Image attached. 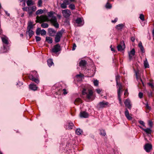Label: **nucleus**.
Listing matches in <instances>:
<instances>
[{"instance_id":"obj_1","label":"nucleus","mask_w":154,"mask_h":154,"mask_svg":"<svg viewBox=\"0 0 154 154\" xmlns=\"http://www.w3.org/2000/svg\"><path fill=\"white\" fill-rule=\"evenodd\" d=\"M55 13V12L51 11L48 12V16L44 15H41L40 17L37 16L36 22L41 23L45 21H50L54 27L58 28L59 27V23L57 22L56 17L53 15Z\"/></svg>"},{"instance_id":"obj_2","label":"nucleus","mask_w":154,"mask_h":154,"mask_svg":"<svg viewBox=\"0 0 154 154\" xmlns=\"http://www.w3.org/2000/svg\"><path fill=\"white\" fill-rule=\"evenodd\" d=\"M34 25H33V22L29 21L28 23V26L27 27L26 31V36L27 35H29V38H30L34 35V32L32 29Z\"/></svg>"},{"instance_id":"obj_3","label":"nucleus","mask_w":154,"mask_h":154,"mask_svg":"<svg viewBox=\"0 0 154 154\" xmlns=\"http://www.w3.org/2000/svg\"><path fill=\"white\" fill-rule=\"evenodd\" d=\"M93 93V92L90 89L84 88L82 91V94L86 95V97L89 99L91 98Z\"/></svg>"},{"instance_id":"obj_4","label":"nucleus","mask_w":154,"mask_h":154,"mask_svg":"<svg viewBox=\"0 0 154 154\" xmlns=\"http://www.w3.org/2000/svg\"><path fill=\"white\" fill-rule=\"evenodd\" d=\"M64 32L65 30L62 29L57 33L55 38V41L56 42L58 43L60 41L62 35Z\"/></svg>"},{"instance_id":"obj_5","label":"nucleus","mask_w":154,"mask_h":154,"mask_svg":"<svg viewBox=\"0 0 154 154\" xmlns=\"http://www.w3.org/2000/svg\"><path fill=\"white\" fill-rule=\"evenodd\" d=\"M62 13L63 16L66 18L69 17L71 14V11L68 9L63 10Z\"/></svg>"},{"instance_id":"obj_6","label":"nucleus","mask_w":154,"mask_h":154,"mask_svg":"<svg viewBox=\"0 0 154 154\" xmlns=\"http://www.w3.org/2000/svg\"><path fill=\"white\" fill-rule=\"evenodd\" d=\"M36 10V7L35 6L29 7L27 8V12L30 16H31L33 12L35 11Z\"/></svg>"},{"instance_id":"obj_7","label":"nucleus","mask_w":154,"mask_h":154,"mask_svg":"<svg viewBox=\"0 0 154 154\" xmlns=\"http://www.w3.org/2000/svg\"><path fill=\"white\" fill-rule=\"evenodd\" d=\"M46 32L45 29H43L41 30L40 28H37L36 32V34L37 35H39L40 34L42 35H46Z\"/></svg>"},{"instance_id":"obj_8","label":"nucleus","mask_w":154,"mask_h":154,"mask_svg":"<svg viewBox=\"0 0 154 154\" xmlns=\"http://www.w3.org/2000/svg\"><path fill=\"white\" fill-rule=\"evenodd\" d=\"M119 89L118 90V99H119V103L121 105H122V101L121 99V98L120 93L121 92H122V87L120 85H119Z\"/></svg>"},{"instance_id":"obj_9","label":"nucleus","mask_w":154,"mask_h":154,"mask_svg":"<svg viewBox=\"0 0 154 154\" xmlns=\"http://www.w3.org/2000/svg\"><path fill=\"white\" fill-rule=\"evenodd\" d=\"M98 105L99 107L100 108H103L109 107V104L108 102L103 101L100 102Z\"/></svg>"},{"instance_id":"obj_10","label":"nucleus","mask_w":154,"mask_h":154,"mask_svg":"<svg viewBox=\"0 0 154 154\" xmlns=\"http://www.w3.org/2000/svg\"><path fill=\"white\" fill-rule=\"evenodd\" d=\"M118 50L119 51H122L125 48V45L124 41L121 42L120 44L117 46Z\"/></svg>"},{"instance_id":"obj_11","label":"nucleus","mask_w":154,"mask_h":154,"mask_svg":"<svg viewBox=\"0 0 154 154\" xmlns=\"http://www.w3.org/2000/svg\"><path fill=\"white\" fill-rule=\"evenodd\" d=\"M60 46L59 44H57L54 46L52 50V51L54 53H56L60 51Z\"/></svg>"},{"instance_id":"obj_12","label":"nucleus","mask_w":154,"mask_h":154,"mask_svg":"<svg viewBox=\"0 0 154 154\" xmlns=\"http://www.w3.org/2000/svg\"><path fill=\"white\" fill-rule=\"evenodd\" d=\"M48 32L50 36H54L56 33V31L53 29L49 28L48 29Z\"/></svg>"},{"instance_id":"obj_13","label":"nucleus","mask_w":154,"mask_h":154,"mask_svg":"<svg viewBox=\"0 0 154 154\" xmlns=\"http://www.w3.org/2000/svg\"><path fill=\"white\" fill-rule=\"evenodd\" d=\"M125 116L128 120H131L132 119V117L131 116L132 115L131 114L129 115V111L127 108L125 109Z\"/></svg>"},{"instance_id":"obj_14","label":"nucleus","mask_w":154,"mask_h":154,"mask_svg":"<svg viewBox=\"0 0 154 154\" xmlns=\"http://www.w3.org/2000/svg\"><path fill=\"white\" fill-rule=\"evenodd\" d=\"M124 104L126 107L130 109H131L132 106L129 99H126L124 102Z\"/></svg>"},{"instance_id":"obj_15","label":"nucleus","mask_w":154,"mask_h":154,"mask_svg":"<svg viewBox=\"0 0 154 154\" xmlns=\"http://www.w3.org/2000/svg\"><path fill=\"white\" fill-rule=\"evenodd\" d=\"M152 148V145L150 144L146 143L144 146V149L147 152H149Z\"/></svg>"},{"instance_id":"obj_16","label":"nucleus","mask_w":154,"mask_h":154,"mask_svg":"<svg viewBox=\"0 0 154 154\" xmlns=\"http://www.w3.org/2000/svg\"><path fill=\"white\" fill-rule=\"evenodd\" d=\"M138 126L140 128L143 130L148 135L149 134H151L152 132V130L151 128H147L146 129H145L143 128L141 126Z\"/></svg>"},{"instance_id":"obj_17","label":"nucleus","mask_w":154,"mask_h":154,"mask_svg":"<svg viewBox=\"0 0 154 154\" xmlns=\"http://www.w3.org/2000/svg\"><path fill=\"white\" fill-rule=\"evenodd\" d=\"M135 51L134 49H133L130 52L128 53L129 59L131 60L133 56L135 55Z\"/></svg>"},{"instance_id":"obj_18","label":"nucleus","mask_w":154,"mask_h":154,"mask_svg":"<svg viewBox=\"0 0 154 154\" xmlns=\"http://www.w3.org/2000/svg\"><path fill=\"white\" fill-rule=\"evenodd\" d=\"M88 113L85 111L81 112L80 113V116L81 117L87 118L88 116Z\"/></svg>"},{"instance_id":"obj_19","label":"nucleus","mask_w":154,"mask_h":154,"mask_svg":"<svg viewBox=\"0 0 154 154\" xmlns=\"http://www.w3.org/2000/svg\"><path fill=\"white\" fill-rule=\"evenodd\" d=\"M2 41L3 43L6 45L8 44V38L6 36H4L1 38Z\"/></svg>"},{"instance_id":"obj_20","label":"nucleus","mask_w":154,"mask_h":154,"mask_svg":"<svg viewBox=\"0 0 154 154\" xmlns=\"http://www.w3.org/2000/svg\"><path fill=\"white\" fill-rule=\"evenodd\" d=\"M29 88L31 90L33 91H36L38 87L36 86V85L33 84H30L29 85Z\"/></svg>"},{"instance_id":"obj_21","label":"nucleus","mask_w":154,"mask_h":154,"mask_svg":"<svg viewBox=\"0 0 154 154\" xmlns=\"http://www.w3.org/2000/svg\"><path fill=\"white\" fill-rule=\"evenodd\" d=\"M86 64V62L84 60H81L79 63V66L81 67H84Z\"/></svg>"},{"instance_id":"obj_22","label":"nucleus","mask_w":154,"mask_h":154,"mask_svg":"<svg viewBox=\"0 0 154 154\" xmlns=\"http://www.w3.org/2000/svg\"><path fill=\"white\" fill-rule=\"evenodd\" d=\"M29 78L30 80L34 81L37 83H38L39 82L38 80L37 79L35 78V77L32 75L30 76H29Z\"/></svg>"},{"instance_id":"obj_23","label":"nucleus","mask_w":154,"mask_h":154,"mask_svg":"<svg viewBox=\"0 0 154 154\" xmlns=\"http://www.w3.org/2000/svg\"><path fill=\"white\" fill-rule=\"evenodd\" d=\"M135 74H136V79H137V81H138V82L140 83V82H141L143 85V86H144V83H143L142 79L140 77H139L138 76L137 72H136Z\"/></svg>"},{"instance_id":"obj_24","label":"nucleus","mask_w":154,"mask_h":154,"mask_svg":"<svg viewBox=\"0 0 154 154\" xmlns=\"http://www.w3.org/2000/svg\"><path fill=\"white\" fill-rule=\"evenodd\" d=\"M47 63L48 65L50 67L54 65V63L52 59H48L47 60Z\"/></svg>"},{"instance_id":"obj_25","label":"nucleus","mask_w":154,"mask_h":154,"mask_svg":"<svg viewBox=\"0 0 154 154\" xmlns=\"http://www.w3.org/2000/svg\"><path fill=\"white\" fill-rule=\"evenodd\" d=\"M143 64L145 68H149V67L148 63L146 58L145 60L144 61Z\"/></svg>"},{"instance_id":"obj_26","label":"nucleus","mask_w":154,"mask_h":154,"mask_svg":"<svg viewBox=\"0 0 154 154\" xmlns=\"http://www.w3.org/2000/svg\"><path fill=\"white\" fill-rule=\"evenodd\" d=\"M46 41L49 44L52 43L53 42L52 38L49 37H46Z\"/></svg>"},{"instance_id":"obj_27","label":"nucleus","mask_w":154,"mask_h":154,"mask_svg":"<svg viewBox=\"0 0 154 154\" xmlns=\"http://www.w3.org/2000/svg\"><path fill=\"white\" fill-rule=\"evenodd\" d=\"M123 26L124 25L122 24H120L116 26V28L118 30H120L122 29Z\"/></svg>"},{"instance_id":"obj_28","label":"nucleus","mask_w":154,"mask_h":154,"mask_svg":"<svg viewBox=\"0 0 154 154\" xmlns=\"http://www.w3.org/2000/svg\"><path fill=\"white\" fill-rule=\"evenodd\" d=\"M120 76L119 75H118L116 76V82L117 85V87H118V89H119V85H120L122 86L121 84L120 83L119 84L118 83V81L119 80Z\"/></svg>"},{"instance_id":"obj_29","label":"nucleus","mask_w":154,"mask_h":154,"mask_svg":"<svg viewBox=\"0 0 154 154\" xmlns=\"http://www.w3.org/2000/svg\"><path fill=\"white\" fill-rule=\"evenodd\" d=\"M82 103V100L80 98H76L74 102V104L76 105L80 103Z\"/></svg>"},{"instance_id":"obj_30","label":"nucleus","mask_w":154,"mask_h":154,"mask_svg":"<svg viewBox=\"0 0 154 154\" xmlns=\"http://www.w3.org/2000/svg\"><path fill=\"white\" fill-rule=\"evenodd\" d=\"M82 132V130L79 128H78L76 129L75 131L76 134L78 135H80L81 134Z\"/></svg>"},{"instance_id":"obj_31","label":"nucleus","mask_w":154,"mask_h":154,"mask_svg":"<svg viewBox=\"0 0 154 154\" xmlns=\"http://www.w3.org/2000/svg\"><path fill=\"white\" fill-rule=\"evenodd\" d=\"M69 125L67 127V129H72L74 126L72 122H69Z\"/></svg>"},{"instance_id":"obj_32","label":"nucleus","mask_w":154,"mask_h":154,"mask_svg":"<svg viewBox=\"0 0 154 154\" xmlns=\"http://www.w3.org/2000/svg\"><path fill=\"white\" fill-rule=\"evenodd\" d=\"M67 5L63 2L62 3L60 4V7L63 9H65L67 7Z\"/></svg>"},{"instance_id":"obj_33","label":"nucleus","mask_w":154,"mask_h":154,"mask_svg":"<svg viewBox=\"0 0 154 154\" xmlns=\"http://www.w3.org/2000/svg\"><path fill=\"white\" fill-rule=\"evenodd\" d=\"M76 22L78 24H80L82 22V19L81 18H78L75 20Z\"/></svg>"},{"instance_id":"obj_34","label":"nucleus","mask_w":154,"mask_h":154,"mask_svg":"<svg viewBox=\"0 0 154 154\" xmlns=\"http://www.w3.org/2000/svg\"><path fill=\"white\" fill-rule=\"evenodd\" d=\"M41 26L43 28H47L48 27V25L46 23H43L41 25Z\"/></svg>"},{"instance_id":"obj_35","label":"nucleus","mask_w":154,"mask_h":154,"mask_svg":"<svg viewBox=\"0 0 154 154\" xmlns=\"http://www.w3.org/2000/svg\"><path fill=\"white\" fill-rule=\"evenodd\" d=\"M43 11L42 10L40 9L36 11V15L42 14L43 13Z\"/></svg>"},{"instance_id":"obj_36","label":"nucleus","mask_w":154,"mask_h":154,"mask_svg":"<svg viewBox=\"0 0 154 154\" xmlns=\"http://www.w3.org/2000/svg\"><path fill=\"white\" fill-rule=\"evenodd\" d=\"M69 8L72 10H74L75 9V6L73 4H70L69 6Z\"/></svg>"},{"instance_id":"obj_37","label":"nucleus","mask_w":154,"mask_h":154,"mask_svg":"<svg viewBox=\"0 0 154 154\" xmlns=\"http://www.w3.org/2000/svg\"><path fill=\"white\" fill-rule=\"evenodd\" d=\"M27 5L28 6L33 5V2L32 0H28L26 2Z\"/></svg>"},{"instance_id":"obj_38","label":"nucleus","mask_w":154,"mask_h":154,"mask_svg":"<svg viewBox=\"0 0 154 154\" xmlns=\"http://www.w3.org/2000/svg\"><path fill=\"white\" fill-rule=\"evenodd\" d=\"M100 134L103 136H105L106 135V133L104 130H102L100 131Z\"/></svg>"},{"instance_id":"obj_39","label":"nucleus","mask_w":154,"mask_h":154,"mask_svg":"<svg viewBox=\"0 0 154 154\" xmlns=\"http://www.w3.org/2000/svg\"><path fill=\"white\" fill-rule=\"evenodd\" d=\"M106 8L110 9L112 8V6L110 4L107 2L106 5Z\"/></svg>"},{"instance_id":"obj_40","label":"nucleus","mask_w":154,"mask_h":154,"mask_svg":"<svg viewBox=\"0 0 154 154\" xmlns=\"http://www.w3.org/2000/svg\"><path fill=\"white\" fill-rule=\"evenodd\" d=\"M94 84L95 86H98V81L97 80H95L94 81Z\"/></svg>"},{"instance_id":"obj_41","label":"nucleus","mask_w":154,"mask_h":154,"mask_svg":"<svg viewBox=\"0 0 154 154\" xmlns=\"http://www.w3.org/2000/svg\"><path fill=\"white\" fill-rule=\"evenodd\" d=\"M139 122L140 123V125H142L143 126L145 127H146L145 124V123L143 121H142V120H140L139 121Z\"/></svg>"},{"instance_id":"obj_42","label":"nucleus","mask_w":154,"mask_h":154,"mask_svg":"<svg viewBox=\"0 0 154 154\" xmlns=\"http://www.w3.org/2000/svg\"><path fill=\"white\" fill-rule=\"evenodd\" d=\"M42 0H38V5L39 7H41L42 6Z\"/></svg>"},{"instance_id":"obj_43","label":"nucleus","mask_w":154,"mask_h":154,"mask_svg":"<svg viewBox=\"0 0 154 154\" xmlns=\"http://www.w3.org/2000/svg\"><path fill=\"white\" fill-rule=\"evenodd\" d=\"M148 125L150 127V128H151L152 127L153 123L150 120L148 122Z\"/></svg>"},{"instance_id":"obj_44","label":"nucleus","mask_w":154,"mask_h":154,"mask_svg":"<svg viewBox=\"0 0 154 154\" xmlns=\"http://www.w3.org/2000/svg\"><path fill=\"white\" fill-rule=\"evenodd\" d=\"M35 38L36 42H39L41 40V38L40 37L37 36H35Z\"/></svg>"},{"instance_id":"obj_45","label":"nucleus","mask_w":154,"mask_h":154,"mask_svg":"<svg viewBox=\"0 0 154 154\" xmlns=\"http://www.w3.org/2000/svg\"><path fill=\"white\" fill-rule=\"evenodd\" d=\"M140 19L142 20L143 21L144 20V16L143 14H141L140 15L139 17Z\"/></svg>"},{"instance_id":"obj_46","label":"nucleus","mask_w":154,"mask_h":154,"mask_svg":"<svg viewBox=\"0 0 154 154\" xmlns=\"http://www.w3.org/2000/svg\"><path fill=\"white\" fill-rule=\"evenodd\" d=\"M148 85L150 86L152 88L154 87L153 84L152 82H149L147 83Z\"/></svg>"},{"instance_id":"obj_47","label":"nucleus","mask_w":154,"mask_h":154,"mask_svg":"<svg viewBox=\"0 0 154 154\" xmlns=\"http://www.w3.org/2000/svg\"><path fill=\"white\" fill-rule=\"evenodd\" d=\"M145 105H146V108L147 109H149V110H150L151 109V107L149 106V105H148V103H146L145 104Z\"/></svg>"},{"instance_id":"obj_48","label":"nucleus","mask_w":154,"mask_h":154,"mask_svg":"<svg viewBox=\"0 0 154 154\" xmlns=\"http://www.w3.org/2000/svg\"><path fill=\"white\" fill-rule=\"evenodd\" d=\"M138 96L140 98H141L143 97V94L141 92H139L138 94Z\"/></svg>"},{"instance_id":"obj_49","label":"nucleus","mask_w":154,"mask_h":154,"mask_svg":"<svg viewBox=\"0 0 154 154\" xmlns=\"http://www.w3.org/2000/svg\"><path fill=\"white\" fill-rule=\"evenodd\" d=\"M76 45L75 43H74L73 45L72 48V50L74 51L75 50L76 48Z\"/></svg>"},{"instance_id":"obj_50","label":"nucleus","mask_w":154,"mask_h":154,"mask_svg":"<svg viewBox=\"0 0 154 154\" xmlns=\"http://www.w3.org/2000/svg\"><path fill=\"white\" fill-rule=\"evenodd\" d=\"M63 2L66 4L67 5H68L69 4V0H64Z\"/></svg>"},{"instance_id":"obj_51","label":"nucleus","mask_w":154,"mask_h":154,"mask_svg":"<svg viewBox=\"0 0 154 154\" xmlns=\"http://www.w3.org/2000/svg\"><path fill=\"white\" fill-rule=\"evenodd\" d=\"M96 91L97 93L99 94L100 93L101 91H102V89H96Z\"/></svg>"},{"instance_id":"obj_52","label":"nucleus","mask_w":154,"mask_h":154,"mask_svg":"<svg viewBox=\"0 0 154 154\" xmlns=\"http://www.w3.org/2000/svg\"><path fill=\"white\" fill-rule=\"evenodd\" d=\"M63 94L64 95H66L67 94V92L66 90L65 89H63Z\"/></svg>"},{"instance_id":"obj_53","label":"nucleus","mask_w":154,"mask_h":154,"mask_svg":"<svg viewBox=\"0 0 154 154\" xmlns=\"http://www.w3.org/2000/svg\"><path fill=\"white\" fill-rule=\"evenodd\" d=\"M76 76L77 78L79 77H82L83 76V75L82 74H80L79 75H77Z\"/></svg>"},{"instance_id":"obj_54","label":"nucleus","mask_w":154,"mask_h":154,"mask_svg":"<svg viewBox=\"0 0 154 154\" xmlns=\"http://www.w3.org/2000/svg\"><path fill=\"white\" fill-rule=\"evenodd\" d=\"M27 8L28 7H25L23 8L22 9L23 11H27Z\"/></svg>"},{"instance_id":"obj_55","label":"nucleus","mask_w":154,"mask_h":154,"mask_svg":"<svg viewBox=\"0 0 154 154\" xmlns=\"http://www.w3.org/2000/svg\"><path fill=\"white\" fill-rule=\"evenodd\" d=\"M140 48V50H141V52L143 53H144V48H143V47L142 46Z\"/></svg>"},{"instance_id":"obj_56","label":"nucleus","mask_w":154,"mask_h":154,"mask_svg":"<svg viewBox=\"0 0 154 154\" xmlns=\"http://www.w3.org/2000/svg\"><path fill=\"white\" fill-rule=\"evenodd\" d=\"M117 20L118 18H116L114 20H112V22L113 23H115L117 21Z\"/></svg>"},{"instance_id":"obj_57","label":"nucleus","mask_w":154,"mask_h":154,"mask_svg":"<svg viewBox=\"0 0 154 154\" xmlns=\"http://www.w3.org/2000/svg\"><path fill=\"white\" fill-rule=\"evenodd\" d=\"M5 14L8 16H9L10 15V14H9V13H8V12L6 11H5Z\"/></svg>"},{"instance_id":"obj_58","label":"nucleus","mask_w":154,"mask_h":154,"mask_svg":"<svg viewBox=\"0 0 154 154\" xmlns=\"http://www.w3.org/2000/svg\"><path fill=\"white\" fill-rule=\"evenodd\" d=\"M138 46L139 48H140L141 47L143 46L142 45V44L141 42H140L139 43Z\"/></svg>"},{"instance_id":"obj_59","label":"nucleus","mask_w":154,"mask_h":154,"mask_svg":"<svg viewBox=\"0 0 154 154\" xmlns=\"http://www.w3.org/2000/svg\"><path fill=\"white\" fill-rule=\"evenodd\" d=\"M131 40L132 42H134L135 40V38L134 37H131Z\"/></svg>"},{"instance_id":"obj_60","label":"nucleus","mask_w":154,"mask_h":154,"mask_svg":"<svg viewBox=\"0 0 154 154\" xmlns=\"http://www.w3.org/2000/svg\"><path fill=\"white\" fill-rule=\"evenodd\" d=\"M148 95L149 97H151L152 96V92H151L150 93L149 92Z\"/></svg>"},{"instance_id":"obj_61","label":"nucleus","mask_w":154,"mask_h":154,"mask_svg":"<svg viewBox=\"0 0 154 154\" xmlns=\"http://www.w3.org/2000/svg\"><path fill=\"white\" fill-rule=\"evenodd\" d=\"M33 73V74H35V76L36 77H37V76L38 75L37 72L36 71H34Z\"/></svg>"},{"instance_id":"obj_62","label":"nucleus","mask_w":154,"mask_h":154,"mask_svg":"<svg viewBox=\"0 0 154 154\" xmlns=\"http://www.w3.org/2000/svg\"><path fill=\"white\" fill-rule=\"evenodd\" d=\"M57 17H58L59 18H60L61 17V16L60 15H59V14L57 15Z\"/></svg>"},{"instance_id":"obj_63","label":"nucleus","mask_w":154,"mask_h":154,"mask_svg":"<svg viewBox=\"0 0 154 154\" xmlns=\"http://www.w3.org/2000/svg\"><path fill=\"white\" fill-rule=\"evenodd\" d=\"M111 50L112 51H113L114 52H115V50H114V48H111Z\"/></svg>"},{"instance_id":"obj_64","label":"nucleus","mask_w":154,"mask_h":154,"mask_svg":"<svg viewBox=\"0 0 154 154\" xmlns=\"http://www.w3.org/2000/svg\"><path fill=\"white\" fill-rule=\"evenodd\" d=\"M152 33L153 35V36H154V29H153L152 30Z\"/></svg>"}]
</instances>
